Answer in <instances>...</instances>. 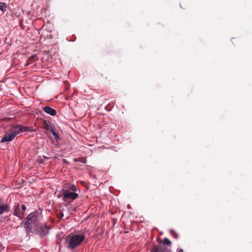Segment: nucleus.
Instances as JSON below:
<instances>
[{
  "mask_svg": "<svg viewBox=\"0 0 252 252\" xmlns=\"http://www.w3.org/2000/svg\"><path fill=\"white\" fill-rule=\"evenodd\" d=\"M14 138V135L13 134L11 131H10V132H7L4 135L3 137L0 140V142L4 143L6 142H10L12 141Z\"/></svg>",
  "mask_w": 252,
  "mask_h": 252,
  "instance_id": "obj_7",
  "label": "nucleus"
},
{
  "mask_svg": "<svg viewBox=\"0 0 252 252\" xmlns=\"http://www.w3.org/2000/svg\"><path fill=\"white\" fill-rule=\"evenodd\" d=\"M14 212L13 215L15 216H17L21 219L23 218V213H22L21 209V204L19 203H17L15 204L14 206Z\"/></svg>",
  "mask_w": 252,
  "mask_h": 252,
  "instance_id": "obj_6",
  "label": "nucleus"
},
{
  "mask_svg": "<svg viewBox=\"0 0 252 252\" xmlns=\"http://www.w3.org/2000/svg\"><path fill=\"white\" fill-rule=\"evenodd\" d=\"M51 132L55 136V140H56L57 143H58L59 141L61 139L59 134L55 131V129H51Z\"/></svg>",
  "mask_w": 252,
  "mask_h": 252,
  "instance_id": "obj_12",
  "label": "nucleus"
},
{
  "mask_svg": "<svg viewBox=\"0 0 252 252\" xmlns=\"http://www.w3.org/2000/svg\"><path fill=\"white\" fill-rule=\"evenodd\" d=\"M43 110L46 113L52 116H54L57 114L56 111L54 109L48 106L44 107Z\"/></svg>",
  "mask_w": 252,
  "mask_h": 252,
  "instance_id": "obj_9",
  "label": "nucleus"
},
{
  "mask_svg": "<svg viewBox=\"0 0 252 252\" xmlns=\"http://www.w3.org/2000/svg\"><path fill=\"white\" fill-rule=\"evenodd\" d=\"M85 238V234L81 231L70 233L65 238V247L68 250H73L80 246Z\"/></svg>",
  "mask_w": 252,
  "mask_h": 252,
  "instance_id": "obj_2",
  "label": "nucleus"
},
{
  "mask_svg": "<svg viewBox=\"0 0 252 252\" xmlns=\"http://www.w3.org/2000/svg\"><path fill=\"white\" fill-rule=\"evenodd\" d=\"M58 198H60V197H62V195H61V196H60V195H58Z\"/></svg>",
  "mask_w": 252,
  "mask_h": 252,
  "instance_id": "obj_20",
  "label": "nucleus"
},
{
  "mask_svg": "<svg viewBox=\"0 0 252 252\" xmlns=\"http://www.w3.org/2000/svg\"><path fill=\"white\" fill-rule=\"evenodd\" d=\"M41 217V213L35 211L30 214L27 217V221L25 223V228L28 233L32 231L34 227H36L39 224V221Z\"/></svg>",
  "mask_w": 252,
  "mask_h": 252,
  "instance_id": "obj_3",
  "label": "nucleus"
},
{
  "mask_svg": "<svg viewBox=\"0 0 252 252\" xmlns=\"http://www.w3.org/2000/svg\"><path fill=\"white\" fill-rule=\"evenodd\" d=\"M44 128L46 130H50V132L51 129H55L54 126L51 123L47 122L45 123Z\"/></svg>",
  "mask_w": 252,
  "mask_h": 252,
  "instance_id": "obj_10",
  "label": "nucleus"
},
{
  "mask_svg": "<svg viewBox=\"0 0 252 252\" xmlns=\"http://www.w3.org/2000/svg\"><path fill=\"white\" fill-rule=\"evenodd\" d=\"M9 210V207L7 205L3 204L0 206V215L2 214L4 212H8Z\"/></svg>",
  "mask_w": 252,
  "mask_h": 252,
  "instance_id": "obj_11",
  "label": "nucleus"
},
{
  "mask_svg": "<svg viewBox=\"0 0 252 252\" xmlns=\"http://www.w3.org/2000/svg\"><path fill=\"white\" fill-rule=\"evenodd\" d=\"M35 57V56H32L30 59H29V60L33 59Z\"/></svg>",
  "mask_w": 252,
  "mask_h": 252,
  "instance_id": "obj_19",
  "label": "nucleus"
},
{
  "mask_svg": "<svg viewBox=\"0 0 252 252\" xmlns=\"http://www.w3.org/2000/svg\"><path fill=\"white\" fill-rule=\"evenodd\" d=\"M151 252H170V249L165 246H158L154 247Z\"/></svg>",
  "mask_w": 252,
  "mask_h": 252,
  "instance_id": "obj_8",
  "label": "nucleus"
},
{
  "mask_svg": "<svg viewBox=\"0 0 252 252\" xmlns=\"http://www.w3.org/2000/svg\"><path fill=\"white\" fill-rule=\"evenodd\" d=\"M163 244L164 245L170 246L171 242L167 238H165L163 240Z\"/></svg>",
  "mask_w": 252,
  "mask_h": 252,
  "instance_id": "obj_14",
  "label": "nucleus"
},
{
  "mask_svg": "<svg viewBox=\"0 0 252 252\" xmlns=\"http://www.w3.org/2000/svg\"><path fill=\"white\" fill-rule=\"evenodd\" d=\"M0 10L3 12L6 10V4L5 3L0 2Z\"/></svg>",
  "mask_w": 252,
  "mask_h": 252,
  "instance_id": "obj_13",
  "label": "nucleus"
},
{
  "mask_svg": "<svg viewBox=\"0 0 252 252\" xmlns=\"http://www.w3.org/2000/svg\"><path fill=\"white\" fill-rule=\"evenodd\" d=\"M39 162L40 163H44V160H43V159H41V160H39Z\"/></svg>",
  "mask_w": 252,
  "mask_h": 252,
  "instance_id": "obj_18",
  "label": "nucleus"
},
{
  "mask_svg": "<svg viewBox=\"0 0 252 252\" xmlns=\"http://www.w3.org/2000/svg\"><path fill=\"white\" fill-rule=\"evenodd\" d=\"M10 131L14 135L15 137L22 132L32 131L31 127L29 126H23L20 125L12 126L10 128Z\"/></svg>",
  "mask_w": 252,
  "mask_h": 252,
  "instance_id": "obj_5",
  "label": "nucleus"
},
{
  "mask_svg": "<svg viewBox=\"0 0 252 252\" xmlns=\"http://www.w3.org/2000/svg\"><path fill=\"white\" fill-rule=\"evenodd\" d=\"M21 209L23 215L24 214L25 211L26 210L27 207L25 205L21 204Z\"/></svg>",
  "mask_w": 252,
  "mask_h": 252,
  "instance_id": "obj_16",
  "label": "nucleus"
},
{
  "mask_svg": "<svg viewBox=\"0 0 252 252\" xmlns=\"http://www.w3.org/2000/svg\"><path fill=\"white\" fill-rule=\"evenodd\" d=\"M62 191L63 200L64 202L71 203L78 197L80 189L77 185L72 183H67L63 185Z\"/></svg>",
  "mask_w": 252,
  "mask_h": 252,
  "instance_id": "obj_1",
  "label": "nucleus"
},
{
  "mask_svg": "<svg viewBox=\"0 0 252 252\" xmlns=\"http://www.w3.org/2000/svg\"><path fill=\"white\" fill-rule=\"evenodd\" d=\"M170 233L173 237H174L176 239L178 238V234L175 232H174L173 230H170Z\"/></svg>",
  "mask_w": 252,
  "mask_h": 252,
  "instance_id": "obj_15",
  "label": "nucleus"
},
{
  "mask_svg": "<svg viewBox=\"0 0 252 252\" xmlns=\"http://www.w3.org/2000/svg\"><path fill=\"white\" fill-rule=\"evenodd\" d=\"M177 252H184V251H183V249H180L178 250Z\"/></svg>",
  "mask_w": 252,
  "mask_h": 252,
  "instance_id": "obj_17",
  "label": "nucleus"
},
{
  "mask_svg": "<svg viewBox=\"0 0 252 252\" xmlns=\"http://www.w3.org/2000/svg\"><path fill=\"white\" fill-rule=\"evenodd\" d=\"M51 228L45 223H39L35 227V230L41 238L48 235Z\"/></svg>",
  "mask_w": 252,
  "mask_h": 252,
  "instance_id": "obj_4",
  "label": "nucleus"
}]
</instances>
